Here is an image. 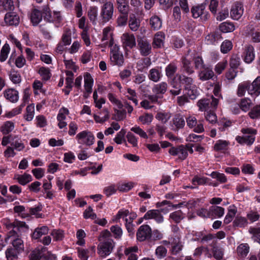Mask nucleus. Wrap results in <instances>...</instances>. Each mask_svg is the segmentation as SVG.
Here are the masks:
<instances>
[{
    "label": "nucleus",
    "mask_w": 260,
    "mask_h": 260,
    "mask_svg": "<svg viewBox=\"0 0 260 260\" xmlns=\"http://www.w3.org/2000/svg\"><path fill=\"white\" fill-rule=\"evenodd\" d=\"M4 225L9 231L5 238V242L10 241L11 247L21 253L24 250V244L21 238V233L27 230L28 226L25 222L18 220L13 222L6 220Z\"/></svg>",
    "instance_id": "1"
},
{
    "label": "nucleus",
    "mask_w": 260,
    "mask_h": 260,
    "mask_svg": "<svg viewBox=\"0 0 260 260\" xmlns=\"http://www.w3.org/2000/svg\"><path fill=\"white\" fill-rule=\"evenodd\" d=\"M98 239L101 242L98 246V253L100 256L105 257L112 252L115 242L111 238V234L108 230H104L100 233Z\"/></svg>",
    "instance_id": "2"
},
{
    "label": "nucleus",
    "mask_w": 260,
    "mask_h": 260,
    "mask_svg": "<svg viewBox=\"0 0 260 260\" xmlns=\"http://www.w3.org/2000/svg\"><path fill=\"white\" fill-rule=\"evenodd\" d=\"M241 132L245 136H237L236 140L237 142L241 145H251L255 141V135L257 133L256 129L251 127L243 128L241 129Z\"/></svg>",
    "instance_id": "3"
},
{
    "label": "nucleus",
    "mask_w": 260,
    "mask_h": 260,
    "mask_svg": "<svg viewBox=\"0 0 260 260\" xmlns=\"http://www.w3.org/2000/svg\"><path fill=\"white\" fill-rule=\"evenodd\" d=\"M114 6L111 2H105L101 7L100 17L103 22L106 23L112 19Z\"/></svg>",
    "instance_id": "4"
},
{
    "label": "nucleus",
    "mask_w": 260,
    "mask_h": 260,
    "mask_svg": "<svg viewBox=\"0 0 260 260\" xmlns=\"http://www.w3.org/2000/svg\"><path fill=\"white\" fill-rule=\"evenodd\" d=\"M192 16L194 18H199L203 22L207 21L210 17V14L206 10V6L204 4L193 7L191 9Z\"/></svg>",
    "instance_id": "5"
},
{
    "label": "nucleus",
    "mask_w": 260,
    "mask_h": 260,
    "mask_svg": "<svg viewBox=\"0 0 260 260\" xmlns=\"http://www.w3.org/2000/svg\"><path fill=\"white\" fill-rule=\"evenodd\" d=\"M76 139L80 144L86 146L92 145L94 142V137L92 133L87 131H83L78 133Z\"/></svg>",
    "instance_id": "6"
},
{
    "label": "nucleus",
    "mask_w": 260,
    "mask_h": 260,
    "mask_svg": "<svg viewBox=\"0 0 260 260\" xmlns=\"http://www.w3.org/2000/svg\"><path fill=\"white\" fill-rule=\"evenodd\" d=\"M110 60L113 65L121 66L123 64V56L119 51V46L116 45L112 46L110 52Z\"/></svg>",
    "instance_id": "7"
},
{
    "label": "nucleus",
    "mask_w": 260,
    "mask_h": 260,
    "mask_svg": "<svg viewBox=\"0 0 260 260\" xmlns=\"http://www.w3.org/2000/svg\"><path fill=\"white\" fill-rule=\"evenodd\" d=\"M169 153L172 156H177L181 160H184L188 155L187 149L184 145L172 147L169 150Z\"/></svg>",
    "instance_id": "8"
},
{
    "label": "nucleus",
    "mask_w": 260,
    "mask_h": 260,
    "mask_svg": "<svg viewBox=\"0 0 260 260\" xmlns=\"http://www.w3.org/2000/svg\"><path fill=\"white\" fill-rule=\"evenodd\" d=\"M181 236L176 235L174 237L171 239V244L172 245L170 249L171 253L173 255L179 254L182 250L183 244L181 241Z\"/></svg>",
    "instance_id": "9"
},
{
    "label": "nucleus",
    "mask_w": 260,
    "mask_h": 260,
    "mask_svg": "<svg viewBox=\"0 0 260 260\" xmlns=\"http://www.w3.org/2000/svg\"><path fill=\"white\" fill-rule=\"evenodd\" d=\"M151 229L148 225H142L139 227L137 232V239L139 241L143 242L150 238Z\"/></svg>",
    "instance_id": "10"
},
{
    "label": "nucleus",
    "mask_w": 260,
    "mask_h": 260,
    "mask_svg": "<svg viewBox=\"0 0 260 260\" xmlns=\"http://www.w3.org/2000/svg\"><path fill=\"white\" fill-rule=\"evenodd\" d=\"M138 46L141 54L143 56H147L151 52V45L145 39H140L138 41Z\"/></svg>",
    "instance_id": "11"
},
{
    "label": "nucleus",
    "mask_w": 260,
    "mask_h": 260,
    "mask_svg": "<svg viewBox=\"0 0 260 260\" xmlns=\"http://www.w3.org/2000/svg\"><path fill=\"white\" fill-rule=\"evenodd\" d=\"M242 56L245 63H251L255 58V51L254 47L251 45H246L244 47Z\"/></svg>",
    "instance_id": "12"
},
{
    "label": "nucleus",
    "mask_w": 260,
    "mask_h": 260,
    "mask_svg": "<svg viewBox=\"0 0 260 260\" xmlns=\"http://www.w3.org/2000/svg\"><path fill=\"white\" fill-rule=\"evenodd\" d=\"M245 33L253 42H260V31L256 29L252 25H248L246 27Z\"/></svg>",
    "instance_id": "13"
},
{
    "label": "nucleus",
    "mask_w": 260,
    "mask_h": 260,
    "mask_svg": "<svg viewBox=\"0 0 260 260\" xmlns=\"http://www.w3.org/2000/svg\"><path fill=\"white\" fill-rule=\"evenodd\" d=\"M144 218L145 220L154 219L158 223H162L164 221V217L158 210H148L144 215Z\"/></svg>",
    "instance_id": "14"
},
{
    "label": "nucleus",
    "mask_w": 260,
    "mask_h": 260,
    "mask_svg": "<svg viewBox=\"0 0 260 260\" xmlns=\"http://www.w3.org/2000/svg\"><path fill=\"white\" fill-rule=\"evenodd\" d=\"M248 93L252 96H257L260 94V76L257 77L251 84L248 82Z\"/></svg>",
    "instance_id": "15"
},
{
    "label": "nucleus",
    "mask_w": 260,
    "mask_h": 260,
    "mask_svg": "<svg viewBox=\"0 0 260 260\" xmlns=\"http://www.w3.org/2000/svg\"><path fill=\"white\" fill-rule=\"evenodd\" d=\"M243 12L244 8L243 5L239 2H236L231 8V16L232 19L237 20L242 17Z\"/></svg>",
    "instance_id": "16"
},
{
    "label": "nucleus",
    "mask_w": 260,
    "mask_h": 260,
    "mask_svg": "<svg viewBox=\"0 0 260 260\" xmlns=\"http://www.w3.org/2000/svg\"><path fill=\"white\" fill-rule=\"evenodd\" d=\"M4 20L5 23L9 25H18L19 23V17L14 12H10L6 14Z\"/></svg>",
    "instance_id": "17"
},
{
    "label": "nucleus",
    "mask_w": 260,
    "mask_h": 260,
    "mask_svg": "<svg viewBox=\"0 0 260 260\" xmlns=\"http://www.w3.org/2000/svg\"><path fill=\"white\" fill-rule=\"evenodd\" d=\"M121 39L123 45L126 47L132 48L136 45V39L133 34L124 33Z\"/></svg>",
    "instance_id": "18"
},
{
    "label": "nucleus",
    "mask_w": 260,
    "mask_h": 260,
    "mask_svg": "<svg viewBox=\"0 0 260 260\" xmlns=\"http://www.w3.org/2000/svg\"><path fill=\"white\" fill-rule=\"evenodd\" d=\"M214 76V73L212 69L208 67L203 68L198 73V77L202 81L212 79Z\"/></svg>",
    "instance_id": "19"
},
{
    "label": "nucleus",
    "mask_w": 260,
    "mask_h": 260,
    "mask_svg": "<svg viewBox=\"0 0 260 260\" xmlns=\"http://www.w3.org/2000/svg\"><path fill=\"white\" fill-rule=\"evenodd\" d=\"M190 56V53H188L182 61V66L181 70L182 72L186 73L188 75H190L194 73V70L193 67L191 66V61L190 60L191 59Z\"/></svg>",
    "instance_id": "20"
},
{
    "label": "nucleus",
    "mask_w": 260,
    "mask_h": 260,
    "mask_svg": "<svg viewBox=\"0 0 260 260\" xmlns=\"http://www.w3.org/2000/svg\"><path fill=\"white\" fill-rule=\"evenodd\" d=\"M11 146L17 151H23L25 148V144L23 142L21 137L18 135H14L12 139Z\"/></svg>",
    "instance_id": "21"
},
{
    "label": "nucleus",
    "mask_w": 260,
    "mask_h": 260,
    "mask_svg": "<svg viewBox=\"0 0 260 260\" xmlns=\"http://www.w3.org/2000/svg\"><path fill=\"white\" fill-rule=\"evenodd\" d=\"M224 214V209L218 206H212L209 208V216L210 218H220Z\"/></svg>",
    "instance_id": "22"
},
{
    "label": "nucleus",
    "mask_w": 260,
    "mask_h": 260,
    "mask_svg": "<svg viewBox=\"0 0 260 260\" xmlns=\"http://www.w3.org/2000/svg\"><path fill=\"white\" fill-rule=\"evenodd\" d=\"M138 247L137 246L126 247L124 250V254L127 256V260H138Z\"/></svg>",
    "instance_id": "23"
},
{
    "label": "nucleus",
    "mask_w": 260,
    "mask_h": 260,
    "mask_svg": "<svg viewBox=\"0 0 260 260\" xmlns=\"http://www.w3.org/2000/svg\"><path fill=\"white\" fill-rule=\"evenodd\" d=\"M4 96L10 102L16 103L18 101L19 93L16 90L9 88L5 90L4 91Z\"/></svg>",
    "instance_id": "24"
},
{
    "label": "nucleus",
    "mask_w": 260,
    "mask_h": 260,
    "mask_svg": "<svg viewBox=\"0 0 260 260\" xmlns=\"http://www.w3.org/2000/svg\"><path fill=\"white\" fill-rule=\"evenodd\" d=\"M29 18L33 25H37L42 19V14L40 11L34 9L29 14Z\"/></svg>",
    "instance_id": "25"
},
{
    "label": "nucleus",
    "mask_w": 260,
    "mask_h": 260,
    "mask_svg": "<svg viewBox=\"0 0 260 260\" xmlns=\"http://www.w3.org/2000/svg\"><path fill=\"white\" fill-rule=\"evenodd\" d=\"M49 232V228L47 226L38 227L34 230L31 235L33 239H39L42 236L47 235Z\"/></svg>",
    "instance_id": "26"
},
{
    "label": "nucleus",
    "mask_w": 260,
    "mask_h": 260,
    "mask_svg": "<svg viewBox=\"0 0 260 260\" xmlns=\"http://www.w3.org/2000/svg\"><path fill=\"white\" fill-rule=\"evenodd\" d=\"M161 68H153L149 71L148 78L150 80L154 81H158L162 77Z\"/></svg>",
    "instance_id": "27"
},
{
    "label": "nucleus",
    "mask_w": 260,
    "mask_h": 260,
    "mask_svg": "<svg viewBox=\"0 0 260 260\" xmlns=\"http://www.w3.org/2000/svg\"><path fill=\"white\" fill-rule=\"evenodd\" d=\"M141 21L137 18L135 14H132L130 15L128 26L129 28L133 31L138 30L140 26Z\"/></svg>",
    "instance_id": "28"
},
{
    "label": "nucleus",
    "mask_w": 260,
    "mask_h": 260,
    "mask_svg": "<svg viewBox=\"0 0 260 260\" xmlns=\"http://www.w3.org/2000/svg\"><path fill=\"white\" fill-rule=\"evenodd\" d=\"M165 36L164 32L158 31L156 33L154 37L153 45L154 47L160 48L164 45Z\"/></svg>",
    "instance_id": "29"
},
{
    "label": "nucleus",
    "mask_w": 260,
    "mask_h": 260,
    "mask_svg": "<svg viewBox=\"0 0 260 260\" xmlns=\"http://www.w3.org/2000/svg\"><path fill=\"white\" fill-rule=\"evenodd\" d=\"M250 247L247 243H242L237 248V252L238 256L243 258L247 256L249 252Z\"/></svg>",
    "instance_id": "30"
},
{
    "label": "nucleus",
    "mask_w": 260,
    "mask_h": 260,
    "mask_svg": "<svg viewBox=\"0 0 260 260\" xmlns=\"http://www.w3.org/2000/svg\"><path fill=\"white\" fill-rule=\"evenodd\" d=\"M98 15V8L96 6H91L89 8L87 12V16L90 21L94 25L96 24Z\"/></svg>",
    "instance_id": "31"
},
{
    "label": "nucleus",
    "mask_w": 260,
    "mask_h": 260,
    "mask_svg": "<svg viewBox=\"0 0 260 260\" xmlns=\"http://www.w3.org/2000/svg\"><path fill=\"white\" fill-rule=\"evenodd\" d=\"M117 7L121 14H128L129 7L126 0H116Z\"/></svg>",
    "instance_id": "32"
},
{
    "label": "nucleus",
    "mask_w": 260,
    "mask_h": 260,
    "mask_svg": "<svg viewBox=\"0 0 260 260\" xmlns=\"http://www.w3.org/2000/svg\"><path fill=\"white\" fill-rule=\"evenodd\" d=\"M176 77L178 78L181 84L185 85V89L191 87L193 85V80L190 77H187L184 75H177Z\"/></svg>",
    "instance_id": "33"
},
{
    "label": "nucleus",
    "mask_w": 260,
    "mask_h": 260,
    "mask_svg": "<svg viewBox=\"0 0 260 260\" xmlns=\"http://www.w3.org/2000/svg\"><path fill=\"white\" fill-rule=\"evenodd\" d=\"M20 254V252L11 246H8L5 250V256L7 260H17Z\"/></svg>",
    "instance_id": "34"
},
{
    "label": "nucleus",
    "mask_w": 260,
    "mask_h": 260,
    "mask_svg": "<svg viewBox=\"0 0 260 260\" xmlns=\"http://www.w3.org/2000/svg\"><path fill=\"white\" fill-rule=\"evenodd\" d=\"M109 231L112 236L116 240H120L123 235V231L121 228L117 225H112L110 228Z\"/></svg>",
    "instance_id": "35"
},
{
    "label": "nucleus",
    "mask_w": 260,
    "mask_h": 260,
    "mask_svg": "<svg viewBox=\"0 0 260 260\" xmlns=\"http://www.w3.org/2000/svg\"><path fill=\"white\" fill-rule=\"evenodd\" d=\"M190 58L192 59L194 62V67L196 69H201L205 67L204 63L202 57L197 53L190 54Z\"/></svg>",
    "instance_id": "36"
},
{
    "label": "nucleus",
    "mask_w": 260,
    "mask_h": 260,
    "mask_svg": "<svg viewBox=\"0 0 260 260\" xmlns=\"http://www.w3.org/2000/svg\"><path fill=\"white\" fill-rule=\"evenodd\" d=\"M252 105V101L248 98L241 99L239 103V107L245 112L248 111Z\"/></svg>",
    "instance_id": "37"
},
{
    "label": "nucleus",
    "mask_w": 260,
    "mask_h": 260,
    "mask_svg": "<svg viewBox=\"0 0 260 260\" xmlns=\"http://www.w3.org/2000/svg\"><path fill=\"white\" fill-rule=\"evenodd\" d=\"M211 246L212 247V252L214 257L217 260H221L224 255L223 249L217 246L216 242H212Z\"/></svg>",
    "instance_id": "38"
},
{
    "label": "nucleus",
    "mask_w": 260,
    "mask_h": 260,
    "mask_svg": "<svg viewBox=\"0 0 260 260\" xmlns=\"http://www.w3.org/2000/svg\"><path fill=\"white\" fill-rule=\"evenodd\" d=\"M93 84V80L91 75L87 73L84 76V88L88 93L92 92V86Z\"/></svg>",
    "instance_id": "39"
},
{
    "label": "nucleus",
    "mask_w": 260,
    "mask_h": 260,
    "mask_svg": "<svg viewBox=\"0 0 260 260\" xmlns=\"http://www.w3.org/2000/svg\"><path fill=\"white\" fill-rule=\"evenodd\" d=\"M150 25L152 29L156 30L161 28L162 22L159 17L154 15L150 18Z\"/></svg>",
    "instance_id": "40"
},
{
    "label": "nucleus",
    "mask_w": 260,
    "mask_h": 260,
    "mask_svg": "<svg viewBox=\"0 0 260 260\" xmlns=\"http://www.w3.org/2000/svg\"><path fill=\"white\" fill-rule=\"evenodd\" d=\"M168 84L166 82H162L155 84L152 88V91L156 94H164L167 91Z\"/></svg>",
    "instance_id": "41"
},
{
    "label": "nucleus",
    "mask_w": 260,
    "mask_h": 260,
    "mask_svg": "<svg viewBox=\"0 0 260 260\" xmlns=\"http://www.w3.org/2000/svg\"><path fill=\"white\" fill-rule=\"evenodd\" d=\"M219 28L220 30L223 33L232 32L235 29V25L233 23L227 21L220 23Z\"/></svg>",
    "instance_id": "42"
},
{
    "label": "nucleus",
    "mask_w": 260,
    "mask_h": 260,
    "mask_svg": "<svg viewBox=\"0 0 260 260\" xmlns=\"http://www.w3.org/2000/svg\"><path fill=\"white\" fill-rule=\"evenodd\" d=\"M130 4L136 14L139 15L142 14L143 7L140 0H130Z\"/></svg>",
    "instance_id": "43"
},
{
    "label": "nucleus",
    "mask_w": 260,
    "mask_h": 260,
    "mask_svg": "<svg viewBox=\"0 0 260 260\" xmlns=\"http://www.w3.org/2000/svg\"><path fill=\"white\" fill-rule=\"evenodd\" d=\"M15 179L22 185H25L32 180V176L28 174L24 173L23 175H17L15 176Z\"/></svg>",
    "instance_id": "44"
},
{
    "label": "nucleus",
    "mask_w": 260,
    "mask_h": 260,
    "mask_svg": "<svg viewBox=\"0 0 260 260\" xmlns=\"http://www.w3.org/2000/svg\"><path fill=\"white\" fill-rule=\"evenodd\" d=\"M220 34L218 32H213L207 35L206 37V41L208 44H214L221 39Z\"/></svg>",
    "instance_id": "45"
},
{
    "label": "nucleus",
    "mask_w": 260,
    "mask_h": 260,
    "mask_svg": "<svg viewBox=\"0 0 260 260\" xmlns=\"http://www.w3.org/2000/svg\"><path fill=\"white\" fill-rule=\"evenodd\" d=\"M173 124L177 128H182L185 125V120L183 116L179 114L175 115L172 119Z\"/></svg>",
    "instance_id": "46"
},
{
    "label": "nucleus",
    "mask_w": 260,
    "mask_h": 260,
    "mask_svg": "<svg viewBox=\"0 0 260 260\" xmlns=\"http://www.w3.org/2000/svg\"><path fill=\"white\" fill-rule=\"evenodd\" d=\"M230 143L229 141L223 140H219L216 142L214 145V149L216 151L225 150L229 146Z\"/></svg>",
    "instance_id": "47"
},
{
    "label": "nucleus",
    "mask_w": 260,
    "mask_h": 260,
    "mask_svg": "<svg viewBox=\"0 0 260 260\" xmlns=\"http://www.w3.org/2000/svg\"><path fill=\"white\" fill-rule=\"evenodd\" d=\"M72 30L70 28H66L64 31L62 37L61 41L64 45H69L72 42Z\"/></svg>",
    "instance_id": "48"
},
{
    "label": "nucleus",
    "mask_w": 260,
    "mask_h": 260,
    "mask_svg": "<svg viewBox=\"0 0 260 260\" xmlns=\"http://www.w3.org/2000/svg\"><path fill=\"white\" fill-rule=\"evenodd\" d=\"M170 219L175 223H179L184 218V215L181 210H177L171 213L169 215Z\"/></svg>",
    "instance_id": "49"
},
{
    "label": "nucleus",
    "mask_w": 260,
    "mask_h": 260,
    "mask_svg": "<svg viewBox=\"0 0 260 260\" xmlns=\"http://www.w3.org/2000/svg\"><path fill=\"white\" fill-rule=\"evenodd\" d=\"M171 116L172 114L170 112H159L157 113L155 118L162 123H166L170 119Z\"/></svg>",
    "instance_id": "50"
},
{
    "label": "nucleus",
    "mask_w": 260,
    "mask_h": 260,
    "mask_svg": "<svg viewBox=\"0 0 260 260\" xmlns=\"http://www.w3.org/2000/svg\"><path fill=\"white\" fill-rule=\"evenodd\" d=\"M10 47L8 44L6 43L4 45L3 47L1 49L0 52V61L1 62H4L8 58V54L10 53Z\"/></svg>",
    "instance_id": "51"
},
{
    "label": "nucleus",
    "mask_w": 260,
    "mask_h": 260,
    "mask_svg": "<svg viewBox=\"0 0 260 260\" xmlns=\"http://www.w3.org/2000/svg\"><path fill=\"white\" fill-rule=\"evenodd\" d=\"M14 128V124L13 122L8 121L1 127V132L5 135L8 134L11 132Z\"/></svg>",
    "instance_id": "52"
},
{
    "label": "nucleus",
    "mask_w": 260,
    "mask_h": 260,
    "mask_svg": "<svg viewBox=\"0 0 260 260\" xmlns=\"http://www.w3.org/2000/svg\"><path fill=\"white\" fill-rule=\"evenodd\" d=\"M185 94L191 100L196 99L199 94L197 87L195 85H192L191 87L185 88Z\"/></svg>",
    "instance_id": "53"
},
{
    "label": "nucleus",
    "mask_w": 260,
    "mask_h": 260,
    "mask_svg": "<svg viewBox=\"0 0 260 260\" xmlns=\"http://www.w3.org/2000/svg\"><path fill=\"white\" fill-rule=\"evenodd\" d=\"M153 119V116L151 113H145L139 117V121L143 124L149 125L150 124Z\"/></svg>",
    "instance_id": "54"
},
{
    "label": "nucleus",
    "mask_w": 260,
    "mask_h": 260,
    "mask_svg": "<svg viewBox=\"0 0 260 260\" xmlns=\"http://www.w3.org/2000/svg\"><path fill=\"white\" fill-rule=\"evenodd\" d=\"M209 179L205 177L195 176L192 179V183L195 186L203 185L208 183Z\"/></svg>",
    "instance_id": "55"
},
{
    "label": "nucleus",
    "mask_w": 260,
    "mask_h": 260,
    "mask_svg": "<svg viewBox=\"0 0 260 260\" xmlns=\"http://www.w3.org/2000/svg\"><path fill=\"white\" fill-rule=\"evenodd\" d=\"M248 81H245L239 84L237 90V94L239 97L243 96L246 93V91H248Z\"/></svg>",
    "instance_id": "56"
},
{
    "label": "nucleus",
    "mask_w": 260,
    "mask_h": 260,
    "mask_svg": "<svg viewBox=\"0 0 260 260\" xmlns=\"http://www.w3.org/2000/svg\"><path fill=\"white\" fill-rule=\"evenodd\" d=\"M176 78H175L171 83V85L173 88L170 90V92L172 95H177L179 94L181 91L180 83H178L176 81Z\"/></svg>",
    "instance_id": "57"
},
{
    "label": "nucleus",
    "mask_w": 260,
    "mask_h": 260,
    "mask_svg": "<svg viewBox=\"0 0 260 260\" xmlns=\"http://www.w3.org/2000/svg\"><path fill=\"white\" fill-rule=\"evenodd\" d=\"M111 29L109 27H107L103 29V37L102 41H110V45L112 46L113 39L112 38L111 34L110 32Z\"/></svg>",
    "instance_id": "58"
},
{
    "label": "nucleus",
    "mask_w": 260,
    "mask_h": 260,
    "mask_svg": "<svg viewBox=\"0 0 260 260\" xmlns=\"http://www.w3.org/2000/svg\"><path fill=\"white\" fill-rule=\"evenodd\" d=\"M45 249V248L44 247L36 248L30 253L29 260H40L42 256V253Z\"/></svg>",
    "instance_id": "59"
},
{
    "label": "nucleus",
    "mask_w": 260,
    "mask_h": 260,
    "mask_svg": "<svg viewBox=\"0 0 260 260\" xmlns=\"http://www.w3.org/2000/svg\"><path fill=\"white\" fill-rule=\"evenodd\" d=\"M86 237V233L84 230L80 229L77 231L76 233V237L77 239V244L80 246H83L85 244L84 238Z\"/></svg>",
    "instance_id": "60"
},
{
    "label": "nucleus",
    "mask_w": 260,
    "mask_h": 260,
    "mask_svg": "<svg viewBox=\"0 0 260 260\" xmlns=\"http://www.w3.org/2000/svg\"><path fill=\"white\" fill-rule=\"evenodd\" d=\"M177 70V65L174 63H171L166 67V75L169 78L172 77L176 72Z\"/></svg>",
    "instance_id": "61"
},
{
    "label": "nucleus",
    "mask_w": 260,
    "mask_h": 260,
    "mask_svg": "<svg viewBox=\"0 0 260 260\" xmlns=\"http://www.w3.org/2000/svg\"><path fill=\"white\" fill-rule=\"evenodd\" d=\"M26 114L24 116V118L26 120L30 121L32 120L34 117L35 113V106L33 104H30L26 107Z\"/></svg>",
    "instance_id": "62"
},
{
    "label": "nucleus",
    "mask_w": 260,
    "mask_h": 260,
    "mask_svg": "<svg viewBox=\"0 0 260 260\" xmlns=\"http://www.w3.org/2000/svg\"><path fill=\"white\" fill-rule=\"evenodd\" d=\"M168 250L164 246H158L155 251L156 256L158 259H162L166 256Z\"/></svg>",
    "instance_id": "63"
},
{
    "label": "nucleus",
    "mask_w": 260,
    "mask_h": 260,
    "mask_svg": "<svg viewBox=\"0 0 260 260\" xmlns=\"http://www.w3.org/2000/svg\"><path fill=\"white\" fill-rule=\"evenodd\" d=\"M248 115L253 119L260 118V104L254 106L248 113Z\"/></svg>",
    "instance_id": "64"
}]
</instances>
